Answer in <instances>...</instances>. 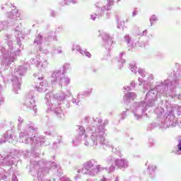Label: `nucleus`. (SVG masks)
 <instances>
[{
    "instance_id": "nucleus-62",
    "label": "nucleus",
    "mask_w": 181,
    "mask_h": 181,
    "mask_svg": "<svg viewBox=\"0 0 181 181\" xmlns=\"http://www.w3.org/2000/svg\"><path fill=\"white\" fill-rule=\"evenodd\" d=\"M59 30H62V27H59Z\"/></svg>"
},
{
    "instance_id": "nucleus-55",
    "label": "nucleus",
    "mask_w": 181,
    "mask_h": 181,
    "mask_svg": "<svg viewBox=\"0 0 181 181\" xmlns=\"http://www.w3.org/2000/svg\"><path fill=\"white\" fill-rule=\"evenodd\" d=\"M45 135H49V136H53V133L52 132H45Z\"/></svg>"
},
{
    "instance_id": "nucleus-47",
    "label": "nucleus",
    "mask_w": 181,
    "mask_h": 181,
    "mask_svg": "<svg viewBox=\"0 0 181 181\" xmlns=\"http://www.w3.org/2000/svg\"><path fill=\"white\" fill-rule=\"evenodd\" d=\"M74 179L76 181H78V180H80V179H81V175L78 174L76 176H74Z\"/></svg>"
},
{
    "instance_id": "nucleus-57",
    "label": "nucleus",
    "mask_w": 181,
    "mask_h": 181,
    "mask_svg": "<svg viewBox=\"0 0 181 181\" xmlns=\"http://www.w3.org/2000/svg\"><path fill=\"white\" fill-rule=\"evenodd\" d=\"M49 107H48V108H49V110H51V111H54V114L57 115V117H58L59 118H60L59 117V115H57V113H56V111L54 110H52L51 108H50V107H52V104H50V105H49Z\"/></svg>"
},
{
    "instance_id": "nucleus-43",
    "label": "nucleus",
    "mask_w": 181,
    "mask_h": 181,
    "mask_svg": "<svg viewBox=\"0 0 181 181\" xmlns=\"http://www.w3.org/2000/svg\"><path fill=\"white\" fill-rule=\"evenodd\" d=\"M146 35H148V30H144L142 33H139L137 34L138 36H141V37L146 36Z\"/></svg>"
},
{
    "instance_id": "nucleus-10",
    "label": "nucleus",
    "mask_w": 181,
    "mask_h": 181,
    "mask_svg": "<svg viewBox=\"0 0 181 181\" xmlns=\"http://www.w3.org/2000/svg\"><path fill=\"white\" fill-rule=\"evenodd\" d=\"M28 67H29V64H25L23 66H19L14 69V72H12L11 75L9 76L13 83L14 91L15 90H21V83L22 79L19 78V76H25V74H26V71H28Z\"/></svg>"
},
{
    "instance_id": "nucleus-2",
    "label": "nucleus",
    "mask_w": 181,
    "mask_h": 181,
    "mask_svg": "<svg viewBox=\"0 0 181 181\" xmlns=\"http://www.w3.org/2000/svg\"><path fill=\"white\" fill-rule=\"evenodd\" d=\"M118 158L114 156H109L106 158L105 162L108 165H110L108 169L107 168H103L100 165H98V162L95 159H92L85 162L81 169L77 170V173H83V175H89V176H95L99 172L103 170H107L108 173L114 172L115 170V166Z\"/></svg>"
},
{
    "instance_id": "nucleus-29",
    "label": "nucleus",
    "mask_w": 181,
    "mask_h": 181,
    "mask_svg": "<svg viewBox=\"0 0 181 181\" xmlns=\"http://www.w3.org/2000/svg\"><path fill=\"white\" fill-rule=\"evenodd\" d=\"M6 29H8V23L6 21H0V32L6 30Z\"/></svg>"
},
{
    "instance_id": "nucleus-8",
    "label": "nucleus",
    "mask_w": 181,
    "mask_h": 181,
    "mask_svg": "<svg viewBox=\"0 0 181 181\" xmlns=\"http://www.w3.org/2000/svg\"><path fill=\"white\" fill-rule=\"evenodd\" d=\"M46 139L43 136H38L35 134H29L25 131L20 132L19 134V142L22 144H31L34 148H39L42 145H47L45 144Z\"/></svg>"
},
{
    "instance_id": "nucleus-53",
    "label": "nucleus",
    "mask_w": 181,
    "mask_h": 181,
    "mask_svg": "<svg viewBox=\"0 0 181 181\" xmlns=\"http://www.w3.org/2000/svg\"><path fill=\"white\" fill-rule=\"evenodd\" d=\"M130 86L132 88H135V86H136V83L134 81H132L130 83Z\"/></svg>"
},
{
    "instance_id": "nucleus-25",
    "label": "nucleus",
    "mask_w": 181,
    "mask_h": 181,
    "mask_svg": "<svg viewBox=\"0 0 181 181\" xmlns=\"http://www.w3.org/2000/svg\"><path fill=\"white\" fill-rule=\"evenodd\" d=\"M155 114H156L157 117H160L163 112H165V109L161 107H156L154 110Z\"/></svg>"
},
{
    "instance_id": "nucleus-26",
    "label": "nucleus",
    "mask_w": 181,
    "mask_h": 181,
    "mask_svg": "<svg viewBox=\"0 0 181 181\" xmlns=\"http://www.w3.org/2000/svg\"><path fill=\"white\" fill-rule=\"evenodd\" d=\"M148 172L150 173V175L151 176V177H153V175H155L156 165H148Z\"/></svg>"
},
{
    "instance_id": "nucleus-9",
    "label": "nucleus",
    "mask_w": 181,
    "mask_h": 181,
    "mask_svg": "<svg viewBox=\"0 0 181 181\" xmlns=\"http://www.w3.org/2000/svg\"><path fill=\"white\" fill-rule=\"evenodd\" d=\"M165 110L167 112L163 117V119L158 123L160 128L168 129V128H175L177 125V119L175 114L170 111V105L169 102L165 101Z\"/></svg>"
},
{
    "instance_id": "nucleus-22",
    "label": "nucleus",
    "mask_w": 181,
    "mask_h": 181,
    "mask_svg": "<svg viewBox=\"0 0 181 181\" xmlns=\"http://www.w3.org/2000/svg\"><path fill=\"white\" fill-rule=\"evenodd\" d=\"M36 131H37V127H35V124L32 122L28 123L24 130V132H28L30 135L33 134V132H36Z\"/></svg>"
},
{
    "instance_id": "nucleus-64",
    "label": "nucleus",
    "mask_w": 181,
    "mask_h": 181,
    "mask_svg": "<svg viewBox=\"0 0 181 181\" xmlns=\"http://www.w3.org/2000/svg\"><path fill=\"white\" fill-rule=\"evenodd\" d=\"M119 1H121V0H117V2H119Z\"/></svg>"
},
{
    "instance_id": "nucleus-11",
    "label": "nucleus",
    "mask_w": 181,
    "mask_h": 181,
    "mask_svg": "<svg viewBox=\"0 0 181 181\" xmlns=\"http://www.w3.org/2000/svg\"><path fill=\"white\" fill-rule=\"evenodd\" d=\"M51 83L59 84L60 87L69 86L70 84V78L65 76L62 70L56 69L51 75Z\"/></svg>"
},
{
    "instance_id": "nucleus-63",
    "label": "nucleus",
    "mask_w": 181,
    "mask_h": 181,
    "mask_svg": "<svg viewBox=\"0 0 181 181\" xmlns=\"http://www.w3.org/2000/svg\"><path fill=\"white\" fill-rule=\"evenodd\" d=\"M180 124H181V119H180Z\"/></svg>"
},
{
    "instance_id": "nucleus-21",
    "label": "nucleus",
    "mask_w": 181,
    "mask_h": 181,
    "mask_svg": "<svg viewBox=\"0 0 181 181\" xmlns=\"http://www.w3.org/2000/svg\"><path fill=\"white\" fill-rule=\"evenodd\" d=\"M136 98V93L134 92L127 93L123 97V100L124 103H131V101H134V100Z\"/></svg>"
},
{
    "instance_id": "nucleus-23",
    "label": "nucleus",
    "mask_w": 181,
    "mask_h": 181,
    "mask_svg": "<svg viewBox=\"0 0 181 181\" xmlns=\"http://www.w3.org/2000/svg\"><path fill=\"white\" fill-rule=\"evenodd\" d=\"M170 105V111L172 112V114H174V115L175 114L180 115L181 114V106L178 105H171L170 103H169Z\"/></svg>"
},
{
    "instance_id": "nucleus-60",
    "label": "nucleus",
    "mask_w": 181,
    "mask_h": 181,
    "mask_svg": "<svg viewBox=\"0 0 181 181\" xmlns=\"http://www.w3.org/2000/svg\"><path fill=\"white\" fill-rule=\"evenodd\" d=\"M114 181H118V177H117Z\"/></svg>"
},
{
    "instance_id": "nucleus-4",
    "label": "nucleus",
    "mask_w": 181,
    "mask_h": 181,
    "mask_svg": "<svg viewBox=\"0 0 181 181\" xmlns=\"http://www.w3.org/2000/svg\"><path fill=\"white\" fill-rule=\"evenodd\" d=\"M108 125V120H105L103 126H99L95 128L94 126L90 127V136L88 141L84 143L86 146H97L103 145V148H112V144L110 141H105V136H107V129L105 127Z\"/></svg>"
},
{
    "instance_id": "nucleus-34",
    "label": "nucleus",
    "mask_w": 181,
    "mask_h": 181,
    "mask_svg": "<svg viewBox=\"0 0 181 181\" xmlns=\"http://www.w3.org/2000/svg\"><path fill=\"white\" fill-rule=\"evenodd\" d=\"M122 56H124V52L119 54V63H121L119 69L124 67V63H125V59H122Z\"/></svg>"
},
{
    "instance_id": "nucleus-49",
    "label": "nucleus",
    "mask_w": 181,
    "mask_h": 181,
    "mask_svg": "<svg viewBox=\"0 0 181 181\" xmlns=\"http://www.w3.org/2000/svg\"><path fill=\"white\" fill-rule=\"evenodd\" d=\"M57 53L58 54H62L63 53V49H62V47H59L57 49Z\"/></svg>"
},
{
    "instance_id": "nucleus-16",
    "label": "nucleus",
    "mask_w": 181,
    "mask_h": 181,
    "mask_svg": "<svg viewBox=\"0 0 181 181\" xmlns=\"http://www.w3.org/2000/svg\"><path fill=\"white\" fill-rule=\"evenodd\" d=\"M77 128L79 131V136L76 137L73 140V144L75 145V146H77V145L80 144V142H81V139H84L85 142H88V141H86L87 139V135L86 134V129L82 126H77Z\"/></svg>"
},
{
    "instance_id": "nucleus-40",
    "label": "nucleus",
    "mask_w": 181,
    "mask_h": 181,
    "mask_svg": "<svg viewBox=\"0 0 181 181\" xmlns=\"http://www.w3.org/2000/svg\"><path fill=\"white\" fill-rule=\"evenodd\" d=\"M124 42H126L127 45H129L131 43V37L129 36V35H124Z\"/></svg>"
},
{
    "instance_id": "nucleus-1",
    "label": "nucleus",
    "mask_w": 181,
    "mask_h": 181,
    "mask_svg": "<svg viewBox=\"0 0 181 181\" xmlns=\"http://www.w3.org/2000/svg\"><path fill=\"white\" fill-rule=\"evenodd\" d=\"M177 84V80L171 81L167 79L156 83V90L151 89L146 95V101L136 102L132 107V112L135 119L139 120L144 117V114L148 108H152L156 104L158 97H171L174 100H181V95L175 94V87Z\"/></svg>"
},
{
    "instance_id": "nucleus-28",
    "label": "nucleus",
    "mask_w": 181,
    "mask_h": 181,
    "mask_svg": "<svg viewBox=\"0 0 181 181\" xmlns=\"http://www.w3.org/2000/svg\"><path fill=\"white\" fill-rule=\"evenodd\" d=\"M112 152H113V153H115L116 155H117V156H119V158H121V156H122V154H121V148L119 147L115 148L114 146H112Z\"/></svg>"
},
{
    "instance_id": "nucleus-61",
    "label": "nucleus",
    "mask_w": 181,
    "mask_h": 181,
    "mask_svg": "<svg viewBox=\"0 0 181 181\" xmlns=\"http://www.w3.org/2000/svg\"><path fill=\"white\" fill-rule=\"evenodd\" d=\"M66 66H69V65H64V68L66 69Z\"/></svg>"
},
{
    "instance_id": "nucleus-48",
    "label": "nucleus",
    "mask_w": 181,
    "mask_h": 181,
    "mask_svg": "<svg viewBox=\"0 0 181 181\" xmlns=\"http://www.w3.org/2000/svg\"><path fill=\"white\" fill-rule=\"evenodd\" d=\"M72 103L76 104V105H80V100H77L76 99H72Z\"/></svg>"
},
{
    "instance_id": "nucleus-37",
    "label": "nucleus",
    "mask_w": 181,
    "mask_h": 181,
    "mask_svg": "<svg viewBox=\"0 0 181 181\" xmlns=\"http://www.w3.org/2000/svg\"><path fill=\"white\" fill-rule=\"evenodd\" d=\"M156 21H158V18L156 17V16H155V15L151 16V17L150 18L151 26H153V22H156Z\"/></svg>"
},
{
    "instance_id": "nucleus-18",
    "label": "nucleus",
    "mask_w": 181,
    "mask_h": 181,
    "mask_svg": "<svg viewBox=\"0 0 181 181\" xmlns=\"http://www.w3.org/2000/svg\"><path fill=\"white\" fill-rule=\"evenodd\" d=\"M40 56H37V58H33L30 60L31 64H35L36 66H40L42 69H46L49 66V62L47 58L39 59ZM41 64V65H40Z\"/></svg>"
},
{
    "instance_id": "nucleus-56",
    "label": "nucleus",
    "mask_w": 181,
    "mask_h": 181,
    "mask_svg": "<svg viewBox=\"0 0 181 181\" xmlns=\"http://www.w3.org/2000/svg\"><path fill=\"white\" fill-rule=\"evenodd\" d=\"M50 15L53 17V18H54L55 16H56V11H51V13H50Z\"/></svg>"
},
{
    "instance_id": "nucleus-36",
    "label": "nucleus",
    "mask_w": 181,
    "mask_h": 181,
    "mask_svg": "<svg viewBox=\"0 0 181 181\" xmlns=\"http://www.w3.org/2000/svg\"><path fill=\"white\" fill-rule=\"evenodd\" d=\"M18 129H21V128L22 127V124L25 122V120L22 117H19L18 118Z\"/></svg>"
},
{
    "instance_id": "nucleus-14",
    "label": "nucleus",
    "mask_w": 181,
    "mask_h": 181,
    "mask_svg": "<svg viewBox=\"0 0 181 181\" xmlns=\"http://www.w3.org/2000/svg\"><path fill=\"white\" fill-rule=\"evenodd\" d=\"M24 105L27 108H30V110H33L34 111L37 110L36 108V100H35V90H31L27 93V99L24 103Z\"/></svg>"
},
{
    "instance_id": "nucleus-5",
    "label": "nucleus",
    "mask_w": 181,
    "mask_h": 181,
    "mask_svg": "<svg viewBox=\"0 0 181 181\" xmlns=\"http://www.w3.org/2000/svg\"><path fill=\"white\" fill-rule=\"evenodd\" d=\"M8 42L6 45L0 46V52L1 53V67L0 69V73H2L5 69L9 67L11 63H13L16 59V56L21 54V49H16V47H13V43L11 40V35H7Z\"/></svg>"
},
{
    "instance_id": "nucleus-41",
    "label": "nucleus",
    "mask_w": 181,
    "mask_h": 181,
    "mask_svg": "<svg viewBox=\"0 0 181 181\" xmlns=\"http://www.w3.org/2000/svg\"><path fill=\"white\" fill-rule=\"evenodd\" d=\"M124 25H125L124 21H117V29H121L122 28H124Z\"/></svg>"
},
{
    "instance_id": "nucleus-7",
    "label": "nucleus",
    "mask_w": 181,
    "mask_h": 181,
    "mask_svg": "<svg viewBox=\"0 0 181 181\" xmlns=\"http://www.w3.org/2000/svg\"><path fill=\"white\" fill-rule=\"evenodd\" d=\"M9 8H11V11H9L8 16L13 19V22H16L13 25V29L16 32V35L19 36V35L22 33L21 30V28H22V23H21V21H22L21 13H19V11L16 10V7L10 2L6 3L5 5H1L2 10L9 9Z\"/></svg>"
},
{
    "instance_id": "nucleus-33",
    "label": "nucleus",
    "mask_w": 181,
    "mask_h": 181,
    "mask_svg": "<svg viewBox=\"0 0 181 181\" xmlns=\"http://www.w3.org/2000/svg\"><path fill=\"white\" fill-rule=\"evenodd\" d=\"M57 142L54 143L53 149H57V148H59V145H60L62 141V136H57Z\"/></svg>"
},
{
    "instance_id": "nucleus-46",
    "label": "nucleus",
    "mask_w": 181,
    "mask_h": 181,
    "mask_svg": "<svg viewBox=\"0 0 181 181\" xmlns=\"http://www.w3.org/2000/svg\"><path fill=\"white\" fill-rule=\"evenodd\" d=\"M60 181H72L71 180H70V178L67 177H63L60 179Z\"/></svg>"
},
{
    "instance_id": "nucleus-24",
    "label": "nucleus",
    "mask_w": 181,
    "mask_h": 181,
    "mask_svg": "<svg viewBox=\"0 0 181 181\" xmlns=\"http://www.w3.org/2000/svg\"><path fill=\"white\" fill-rule=\"evenodd\" d=\"M92 93H93V89L92 88H88L83 93L80 92L78 95V98H83V97H88V95H90Z\"/></svg>"
},
{
    "instance_id": "nucleus-3",
    "label": "nucleus",
    "mask_w": 181,
    "mask_h": 181,
    "mask_svg": "<svg viewBox=\"0 0 181 181\" xmlns=\"http://www.w3.org/2000/svg\"><path fill=\"white\" fill-rule=\"evenodd\" d=\"M18 159V151H14L11 152H4L0 153V166H4V168H8L6 171V168L0 169V180H11V175H12L11 180L18 181V178L15 173H13V168L12 165H14Z\"/></svg>"
},
{
    "instance_id": "nucleus-19",
    "label": "nucleus",
    "mask_w": 181,
    "mask_h": 181,
    "mask_svg": "<svg viewBox=\"0 0 181 181\" xmlns=\"http://www.w3.org/2000/svg\"><path fill=\"white\" fill-rule=\"evenodd\" d=\"M102 39L103 40V45L105 47V49L110 50L111 49V45H112V39L110 37V35L105 32H102L100 33Z\"/></svg>"
},
{
    "instance_id": "nucleus-45",
    "label": "nucleus",
    "mask_w": 181,
    "mask_h": 181,
    "mask_svg": "<svg viewBox=\"0 0 181 181\" xmlns=\"http://www.w3.org/2000/svg\"><path fill=\"white\" fill-rule=\"evenodd\" d=\"M16 40H17V44H18V46H19V47L21 49H23V47L22 46V45L21 44V38L18 37L16 38Z\"/></svg>"
},
{
    "instance_id": "nucleus-59",
    "label": "nucleus",
    "mask_w": 181,
    "mask_h": 181,
    "mask_svg": "<svg viewBox=\"0 0 181 181\" xmlns=\"http://www.w3.org/2000/svg\"><path fill=\"white\" fill-rule=\"evenodd\" d=\"M66 107H67V108H70V103H67V104H66Z\"/></svg>"
},
{
    "instance_id": "nucleus-31",
    "label": "nucleus",
    "mask_w": 181,
    "mask_h": 181,
    "mask_svg": "<svg viewBox=\"0 0 181 181\" xmlns=\"http://www.w3.org/2000/svg\"><path fill=\"white\" fill-rule=\"evenodd\" d=\"M62 6H64V5H70V4H77L76 0H64L62 3Z\"/></svg>"
},
{
    "instance_id": "nucleus-27",
    "label": "nucleus",
    "mask_w": 181,
    "mask_h": 181,
    "mask_svg": "<svg viewBox=\"0 0 181 181\" xmlns=\"http://www.w3.org/2000/svg\"><path fill=\"white\" fill-rule=\"evenodd\" d=\"M45 40H47V42L57 40V37H56V35H54V33H52L51 35H49L48 36L45 37Z\"/></svg>"
},
{
    "instance_id": "nucleus-30",
    "label": "nucleus",
    "mask_w": 181,
    "mask_h": 181,
    "mask_svg": "<svg viewBox=\"0 0 181 181\" xmlns=\"http://www.w3.org/2000/svg\"><path fill=\"white\" fill-rule=\"evenodd\" d=\"M129 69L132 73H134V74H136V64L135 62H132L129 64Z\"/></svg>"
},
{
    "instance_id": "nucleus-54",
    "label": "nucleus",
    "mask_w": 181,
    "mask_h": 181,
    "mask_svg": "<svg viewBox=\"0 0 181 181\" xmlns=\"http://www.w3.org/2000/svg\"><path fill=\"white\" fill-rule=\"evenodd\" d=\"M138 15V11H136V8H135L132 13V16H136Z\"/></svg>"
},
{
    "instance_id": "nucleus-51",
    "label": "nucleus",
    "mask_w": 181,
    "mask_h": 181,
    "mask_svg": "<svg viewBox=\"0 0 181 181\" xmlns=\"http://www.w3.org/2000/svg\"><path fill=\"white\" fill-rule=\"evenodd\" d=\"M153 128H155V124H151L148 126L149 131H152V129H153Z\"/></svg>"
},
{
    "instance_id": "nucleus-50",
    "label": "nucleus",
    "mask_w": 181,
    "mask_h": 181,
    "mask_svg": "<svg viewBox=\"0 0 181 181\" xmlns=\"http://www.w3.org/2000/svg\"><path fill=\"white\" fill-rule=\"evenodd\" d=\"M40 50L42 52V53H45V54H47V53H49V51H47V49L43 50V48L42 47H40Z\"/></svg>"
},
{
    "instance_id": "nucleus-15",
    "label": "nucleus",
    "mask_w": 181,
    "mask_h": 181,
    "mask_svg": "<svg viewBox=\"0 0 181 181\" xmlns=\"http://www.w3.org/2000/svg\"><path fill=\"white\" fill-rule=\"evenodd\" d=\"M43 80V77H39L37 78V84L35 83L33 87L38 93H45L49 90V83L47 81Z\"/></svg>"
},
{
    "instance_id": "nucleus-12",
    "label": "nucleus",
    "mask_w": 181,
    "mask_h": 181,
    "mask_svg": "<svg viewBox=\"0 0 181 181\" xmlns=\"http://www.w3.org/2000/svg\"><path fill=\"white\" fill-rule=\"evenodd\" d=\"M112 5H114L113 0H108L107 4H106L105 6H103L102 7L97 5L96 8H98V13L90 15L92 21H95V19L101 18V16H103L104 13H105L106 11H111Z\"/></svg>"
},
{
    "instance_id": "nucleus-35",
    "label": "nucleus",
    "mask_w": 181,
    "mask_h": 181,
    "mask_svg": "<svg viewBox=\"0 0 181 181\" xmlns=\"http://www.w3.org/2000/svg\"><path fill=\"white\" fill-rule=\"evenodd\" d=\"M42 35L39 34L35 38L34 43H37V45H42Z\"/></svg>"
},
{
    "instance_id": "nucleus-32",
    "label": "nucleus",
    "mask_w": 181,
    "mask_h": 181,
    "mask_svg": "<svg viewBox=\"0 0 181 181\" xmlns=\"http://www.w3.org/2000/svg\"><path fill=\"white\" fill-rule=\"evenodd\" d=\"M74 50H76V52H78L81 53V54H83V50H81V48L78 45H74L72 47V51L74 52Z\"/></svg>"
},
{
    "instance_id": "nucleus-39",
    "label": "nucleus",
    "mask_w": 181,
    "mask_h": 181,
    "mask_svg": "<svg viewBox=\"0 0 181 181\" xmlns=\"http://www.w3.org/2000/svg\"><path fill=\"white\" fill-rule=\"evenodd\" d=\"M138 80H139V86H144V88H146V90H148V88H146V86H145L146 82L141 78H139Z\"/></svg>"
},
{
    "instance_id": "nucleus-58",
    "label": "nucleus",
    "mask_w": 181,
    "mask_h": 181,
    "mask_svg": "<svg viewBox=\"0 0 181 181\" xmlns=\"http://www.w3.org/2000/svg\"><path fill=\"white\" fill-rule=\"evenodd\" d=\"M148 78V80H153V74L149 75Z\"/></svg>"
},
{
    "instance_id": "nucleus-44",
    "label": "nucleus",
    "mask_w": 181,
    "mask_h": 181,
    "mask_svg": "<svg viewBox=\"0 0 181 181\" xmlns=\"http://www.w3.org/2000/svg\"><path fill=\"white\" fill-rule=\"evenodd\" d=\"M82 52L83 53V54H82L83 56H84V54H85V56H86V57H89V58L91 57V54L90 52H88L87 51H82Z\"/></svg>"
},
{
    "instance_id": "nucleus-6",
    "label": "nucleus",
    "mask_w": 181,
    "mask_h": 181,
    "mask_svg": "<svg viewBox=\"0 0 181 181\" xmlns=\"http://www.w3.org/2000/svg\"><path fill=\"white\" fill-rule=\"evenodd\" d=\"M71 93L70 90H67V94L62 93L61 95L59 93L53 94L52 93H46L45 100L47 101V105H50L51 110H54L55 114L58 115V117H62L63 113H62V109H60V103L66 98V97H70Z\"/></svg>"
},
{
    "instance_id": "nucleus-52",
    "label": "nucleus",
    "mask_w": 181,
    "mask_h": 181,
    "mask_svg": "<svg viewBox=\"0 0 181 181\" xmlns=\"http://www.w3.org/2000/svg\"><path fill=\"white\" fill-rule=\"evenodd\" d=\"M124 90H126L127 91H131L132 88H131V86H127L124 87Z\"/></svg>"
},
{
    "instance_id": "nucleus-17",
    "label": "nucleus",
    "mask_w": 181,
    "mask_h": 181,
    "mask_svg": "<svg viewBox=\"0 0 181 181\" xmlns=\"http://www.w3.org/2000/svg\"><path fill=\"white\" fill-rule=\"evenodd\" d=\"M5 142L15 145L18 144V137L8 131L5 133L4 137L0 140V144H5Z\"/></svg>"
},
{
    "instance_id": "nucleus-13",
    "label": "nucleus",
    "mask_w": 181,
    "mask_h": 181,
    "mask_svg": "<svg viewBox=\"0 0 181 181\" xmlns=\"http://www.w3.org/2000/svg\"><path fill=\"white\" fill-rule=\"evenodd\" d=\"M83 122L85 124H90L89 127L88 128V131L91 134L90 131V128L91 127H95V128H99L100 127H103V119L101 117H90V116H86L83 118Z\"/></svg>"
},
{
    "instance_id": "nucleus-38",
    "label": "nucleus",
    "mask_w": 181,
    "mask_h": 181,
    "mask_svg": "<svg viewBox=\"0 0 181 181\" xmlns=\"http://www.w3.org/2000/svg\"><path fill=\"white\" fill-rule=\"evenodd\" d=\"M138 73L139 74H140V76H141L143 78L146 76V71H145L144 69H138Z\"/></svg>"
},
{
    "instance_id": "nucleus-42",
    "label": "nucleus",
    "mask_w": 181,
    "mask_h": 181,
    "mask_svg": "<svg viewBox=\"0 0 181 181\" xmlns=\"http://www.w3.org/2000/svg\"><path fill=\"white\" fill-rule=\"evenodd\" d=\"M127 111H128V109H127L126 111H123L120 114V119H124L125 118H127Z\"/></svg>"
},
{
    "instance_id": "nucleus-20",
    "label": "nucleus",
    "mask_w": 181,
    "mask_h": 181,
    "mask_svg": "<svg viewBox=\"0 0 181 181\" xmlns=\"http://www.w3.org/2000/svg\"><path fill=\"white\" fill-rule=\"evenodd\" d=\"M129 165V162L127 158H117L116 167L119 169H127Z\"/></svg>"
}]
</instances>
